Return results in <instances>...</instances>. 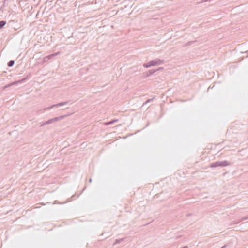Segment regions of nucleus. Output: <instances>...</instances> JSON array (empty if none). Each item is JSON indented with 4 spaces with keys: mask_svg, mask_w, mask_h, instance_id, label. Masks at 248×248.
Returning a JSON list of instances; mask_svg holds the SVG:
<instances>
[{
    "mask_svg": "<svg viewBox=\"0 0 248 248\" xmlns=\"http://www.w3.org/2000/svg\"><path fill=\"white\" fill-rule=\"evenodd\" d=\"M232 164V162H229L227 160L223 161H218L215 162H213L210 164V168H216L218 167H226L228 166H230Z\"/></svg>",
    "mask_w": 248,
    "mask_h": 248,
    "instance_id": "obj_1",
    "label": "nucleus"
},
{
    "mask_svg": "<svg viewBox=\"0 0 248 248\" xmlns=\"http://www.w3.org/2000/svg\"><path fill=\"white\" fill-rule=\"evenodd\" d=\"M69 101H65V102H60V103H57V104H53V105H51L50 106H49L48 107H45V108H43L42 109L40 110L39 111H41L42 110L44 111H46V110H49V109H50L51 108H56V107H59L63 106L64 105L68 104V103L69 102Z\"/></svg>",
    "mask_w": 248,
    "mask_h": 248,
    "instance_id": "obj_2",
    "label": "nucleus"
},
{
    "mask_svg": "<svg viewBox=\"0 0 248 248\" xmlns=\"http://www.w3.org/2000/svg\"><path fill=\"white\" fill-rule=\"evenodd\" d=\"M149 62L151 66H155L163 64L164 62V60L159 59H156L155 60H151L149 61Z\"/></svg>",
    "mask_w": 248,
    "mask_h": 248,
    "instance_id": "obj_3",
    "label": "nucleus"
},
{
    "mask_svg": "<svg viewBox=\"0 0 248 248\" xmlns=\"http://www.w3.org/2000/svg\"><path fill=\"white\" fill-rule=\"evenodd\" d=\"M59 54V52L57 53H54L52 54L47 55L46 57H45L43 59V63H45L48 62V61L52 59L54 57L57 56Z\"/></svg>",
    "mask_w": 248,
    "mask_h": 248,
    "instance_id": "obj_4",
    "label": "nucleus"
},
{
    "mask_svg": "<svg viewBox=\"0 0 248 248\" xmlns=\"http://www.w3.org/2000/svg\"><path fill=\"white\" fill-rule=\"evenodd\" d=\"M156 72V70H155V69H154L148 70L143 73V77H144V78H147L150 76L151 75L154 74Z\"/></svg>",
    "mask_w": 248,
    "mask_h": 248,
    "instance_id": "obj_5",
    "label": "nucleus"
},
{
    "mask_svg": "<svg viewBox=\"0 0 248 248\" xmlns=\"http://www.w3.org/2000/svg\"><path fill=\"white\" fill-rule=\"evenodd\" d=\"M30 76H31V74H28L24 78L17 80V82H18V83H22L25 82L26 80H28L30 78Z\"/></svg>",
    "mask_w": 248,
    "mask_h": 248,
    "instance_id": "obj_6",
    "label": "nucleus"
},
{
    "mask_svg": "<svg viewBox=\"0 0 248 248\" xmlns=\"http://www.w3.org/2000/svg\"><path fill=\"white\" fill-rule=\"evenodd\" d=\"M66 115H63V116H60L59 117H56L54 118H52V121H53V123H55L56 122H57L58 121H60L61 120H62L63 118H64V117Z\"/></svg>",
    "mask_w": 248,
    "mask_h": 248,
    "instance_id": "obj_7",
    "label": "nucleus"
},
{
    "mask_svg": "<svg viewBox=\"0 0 248 248\" xmlns=\"http://www.w3.org/2000/svg\"><path fill=\"white\" fill-rule=\"evenodd\" d=\"M53 123V121H52V119H50L47 121H46V122H45L44 123H42L41 124V125H40V127H42L45 125H48V124H52Z\"/></svg>",
    "mask_w": 248,
    "mask_h": 248,
    "instance_id": "obj_8",
    "label": "nucleus"
},
{
    "mask_svg": "<svg viewBox=\"0 0 248 248\" xmlns=\"http://www.w3.org/2000/svg\"><path fill=\"white\" fill-rule=\"evenodd\" d=\"M75 195H73L70 198L68 199V201H65L64 202H61V203H58L59 204H65V203H66L69 202H71L72 200H73L74 199H75L76 198H75Z\"/></svg>",
    "mask_w": 248,
    "mask_h": 248,
    "instance_id": "obj_9",
    "label": "nucleus"
},
{
    "mask_svg": "<svg viewBox=\"0 0 248 248\" xmlns=\"http://www.w3.org/2000/svg\"><path fill=\"white\" fill-rule=\"evenodd\" d=\"M6 21L5 20L0 21V29H1L6 25Z\"/></svg>",
    "mask_w": 248,
    "mask_h": 248,
    "instance_id": "obj_10",
    "label": "nucleus"
},
{
    "mask_svg": "<svg viewBox=\"0 0 248 248\" xmlns=\"http://www.w3.org/2000/svg\"><path fill=\"white\" fill-rule=\"evenodd\" d=\"M124 239V238H121V239H116L115 240V242L113 243V245H117L118 244H119L121 242L123 241Z\"/></svg>",
    "mask_w": 248,
    "mask_h": 248,
    "instance_id": "obj_11",
    "label": "nucleus"
},
{
    "mask_svg": "<svg viewBox=\"0 0 248 248\" xmlns=\"http://www.w3.org/2000/svg\"><path fill=\"white\" fill-rule=\"evenodd\" d=\"M15 63V61L14 60H10L7 63V66L9 67H12Z\"/></svg>",
    "mask_w": 248,
    "mask_h": 248,
    "instance_id": "obj_12",
    "label": "nucleus"
},
{
    "mask_svg": "<svg viewBox=\"0 0 248 248\" xmlns=\"http://www.w3.org/2000/svg\"><path fill=\"white\" fill-rule=\"evenodd\" d=\"M247 219H248V215L246 216H245V217H242L241 218V219L239 220V221L237 223H239L240 222L246 220Z\"/></svg>",
    "mask_w": 248,
    "mask_h": 248,
    "instance_id": "obj_13",
    "label": "nucleus"
},
{
    "mask_svg": "<svg viewBox=\"0 0 248 248\" xmlns=\"http://www.w3.org/2000/svg\"><path fill=\"white\" fill-rule=\"evenodd\" d=\"M143 66L144 67V68H149L150 67H151V64H150V62H148L147 63H145L143 64Z\"/></svg>",
    "mask_w": 248,
    "mask_h": 248,
    "instance_id": "obj_14",
    "label": "nucleus"
},
{
    "mask_svg": "<svg viewBox=\"0 0 248 248\" xmlns=\"http://www.w3.org/2000/svg\"><path fill=\"white\" fill-rule=\"evenodd\" d=\"M117 121H118L117 120H113L110 121L107 123V125H110V124H113L114 123L117 122Z\"/></svg>",
    "mask_w": 248,
    "mask_h": 248,
    "instance_id": "obj_15",
    "label": "nucleus"
},
{
    "mask_svg": "<svg viewBox=\"0 0 248 248\" xmlns=\"http://www.w3.org/2000/svg\"><path fill=\"white\" fill-rule=\"evenodd\" d=\"M154 99V98H151V99H147L144 103H143V105L146 104H147L149 102H150L151 101H152V100H153V99Z\"/></svg>",
    "mask_w": 248,
    "mask_h": 248,
    "instance_id": "obj_16",
    "label": "nucleus"
},
{
    "mask_svg": "<svg viewBox=\"0 0 248 248\" xmlns=\"http://www.w3.org/2000/svg\"><path fill=\"white\" fill-rule=\"evenodd\" d=\"M18 84V82H17V81H16L15 82H12L11 83L9 84L7 86L9 87L10 86H12V85H16V84Z\"/></svg>",
    "mask_w": 248,
    "mask_h": 248,
    "instance_id": "obj_17",
    "label": "nucleus"
},
{
    "mask_svg": "<svg viewBox=\"0 0 248 248\" xmlns=\"http://www.w3.org/2000/svg\"><path fill=\"white\" fill-rule=\"evenodd\" d=\"M212 0H202V1H201V3H203V2H210V1H211Z\"/></svg>",
    "mask_w": 248,
    "mask_h": 248,
    "instance_id": "obj_18",
    "label": "nucleus"
},
{
    "mask_svg": "<svg viewBox=\"0 0 248 248\" xmlns=\"http://www.w3.org/2000/svg\"><path fill=\"white\" fill-rule=\"evenodd\" d=\"M193 43V41H189L187 43L186 45H190Z\"/></svg>",
    "mask_w": 248,
    "mask_h": 248,
    "instance_id": "obj_19",
    "label": "nucleus"
},
{
    "mask_svg": "<svg viewBox=\"0 0 248 248\" xmlns=\"http://www.w3.org/2000/svg\"><path fill=\"white\" fill-rule=\"evenodd\" d=\"M163 67H159L158 68L156 69H155V70H156V72L159 71V70H162L163 69Z\"/></svg>",
    "mask_w": 248,
    "mask_h": 248,
    "instance_id": "obj_20",
    "label": "nucleus"
},
{
    "mask_svg": "<svg viewBox=\"0 0 248 248\" xmlns=\"http://www.w3.org/2000/svg\"><path fill=\"white\" fill-rule=\"evenodd\" d=\"M6 1H5V0H4L3 1V6H4V7H5L6 6Z\"/></svg>",
    "mask_w": 248,
    "mask_h": 248,
    "instance_id": "obj_21",
    "label": "nucleus"
},
{
    "mask_svg": "<svg viewBox=\"0 0 248 248\" xmlns=\"http://www.w3.org/2000/svg\"><path fill=\"white\" fill-rule=\"evenodd\" d=\"M92 178H90V179H89V183H92Z\"/></svg>",
    "mask_w": 248,
    "mask_h": 248,
    "instance_id": "obj_22",
    "label": "nucleus"
},
{
    "mask_svg": "<svg viewBox=\"0 0 248 248\" xmlns=\"http://www.w3.org/2000/svg\"><path fill=\"white\" fill-rule=\"evenodd\" d=\"M226 246H227V245H225L223 246H222L221 248H225L226 247Z\"/></svg>",
    "mask_w": 248,
    "mask_h": 248,
    "instance_id": "obj_23",
    "label": "nucleus"
},
{
    "mask_svg": "<svg viewBox=\"0 0 248 248\" xmlns=\"http://www.w3.org/2000/svg\"><path fill=\"white\" fill-rule=\"evenodd\" d=\"M181 248H188V247L187 246H185V247H182Z\"/></svg>",
    "mask_w": 248,
    "mask_h": 248,
    "instance_id": "obj_24",
    "label": "nucleus"
},
{
    "mask_svg": "<svg viewBox=\"0 0 248 248\" xmlns=\"http://www.w3.org/2000/svg\"><path fill=\"white\" fill-rule=\"evenodd\" d=\"M81 193H82V192H81L80 194H79V195H78L76 198H78V197H79V195H80Z\"/></svg>",
    "mask_w": 248,
    "mask_h": 248,
    "instance_id": "obj_25",
    "label": "nucleus"
},
{
    "mask_svg": "<svg viewBox=\"0 0 248 248\" xmlns=\"http://www.w3.org/2000/svg\"><path fill=\"white\" fill-rule=\"evenodd\" d=\"M190 215H191V214H187L186 215V216H190Z\"/></svg>",
    "mask_w": 248,
    "mask_h": 248,
    "instance_id": "obj_26",
    "label": "nucleus"
},
{
    "mask_svg": "<svg viewBox=\"0 0 248 248\" xmlns=\"http://www.w3.org/2000/svg\"><path fill=\"white\" fill-rule=\"evenodd\" d=\"M85 189H86V187H84V188L83 189V191H82V192L84 190H85Z\"/></svg>",
    "mask_w": 248,
    "mask_h": 248,
    "instance_id": "obj_27",
    "label": "nucleus"
},
{
    "mask_svg": "<svg viewBox=\"0 0 248 248\" xmlns=\"http://www.w3.org/2000/svg\"><path fill=\"white\" fill-rule=\"evenodd\" d=\"M7 0H5V1H7Z\"/></svg>",
    "mask_w": 248,
    "mask_h": 248,
    "instance_id": "obj_28",
    "label": "nucleus"
}]
</instances>
